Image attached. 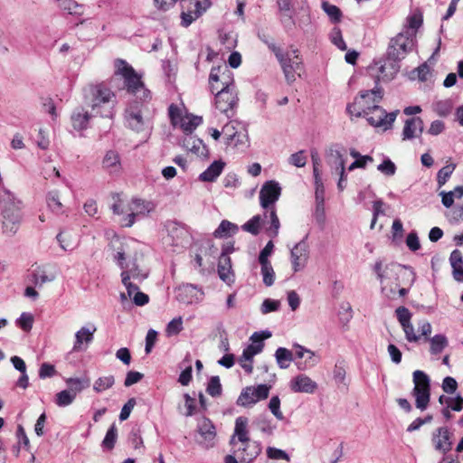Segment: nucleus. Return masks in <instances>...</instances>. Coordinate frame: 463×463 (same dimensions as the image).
Instances as JSON below:
<instances>
[{
	"instance_id": "1",
	"label": "nucleus",
	"mask_w": 463,
	"mask_h": 463,
	"mask_svg": "<svg viewBox=\"0 0 463 463\" xmlns=\"http://www.w3.org/2000/svg\"><path fill=\"white\" fill-rule=\"evenodd\" d=\"M373 270L381 284L382 293L389 299L395 298V287L390 285V279L408 283L411 288L416 279L415 272L411 268L394 262H385L383 260H377L373 266Z\"/></svg>"
},
{
	"instance_id": "2",
	"label": "nucleus",
	"mask_w": 463,
	"mask_h": 463,
	"mask_svg": "<svg viewBox=\"0 0 463 463\" xmlns=\"http://www.w3.org/2000/svg\"><path fill=\"white\" fill-rule=\"evenodd\" d=\"M237 442L241 444L234 453L241 463H251L261 452L260 443L250 439L248 419L243 416L235 420L234 432L230 439L232 446H236Z\"/></svg>"
},
{
	"instance_id": "3",
	"label": "nucleus",
	"mask_w": 463,
	"mask_h": 463,
	"mask_svg": "<svg viewBox=\"0 0 463 463\" xmlns=\"http://www.w3.org/2000/svg\"><path fill=\"white\" fill-rule=\"evenodd\" d=\"M0 211L2 232L5 236L13 237L18 232L22 222V202L4 188L0 191Z\"/></svg>"
},
{
	"instance_id": "4",
	"label": "nucleus",
	"mask_w": 463,
	"mask_h": 463,
	"mask_svg": "<svg viewBox=\"0 0 463 463\" xmlns=\"http://www.w3.org/2000/svg\"><path fill=\"white\" fill-rule=\"evenodd\" d=\"M85 99L94 115L113 118L117 97L104 83L90 85Z\"/></svg>"
},
{
	"instance_id": "5",
	"label": "nucleus",
	"mask_w": 463,
	"mask_h": 463,
	"mask_svg": "<svg viewBox=\"0 0 463 463\" xmlns=\"http://www.w3.org/2000/svg\"><path fill=\"white\" fill-rule=\"evenodd\" d=\"M119 244L120 247L113 250L117 251L114 258L118 261L119 267L124 269L122 272H128L129 279L133 278L138 280L145 279L147 276L146 273H142L136 264L137 252L135 246L137 242L129 239L119 242Z\"/></svg>"
},
{
	"instance_id": "6",
	"label": "nucleus",
	"mask_w": 463,
	"mask_h": 463,
	"mask_svg": "<svg viewBox=\"0 0 463 463\" xmlns=\"http://www.w3.org/2000/svg\"><path fill=\"white\" fill-rule=\"evenodd\" d=\"M269 48L275 53L279 60L288 83L294 82L297 76L300 77L303 71V64L297 49H291L286 53H283L274 43L269 44Z\"/></svg>"
},
{
	"instance_id": "7",
	"label": "nucleus",
	"mask_w": 463,
	"mask_h": 463,
	"mask_svg": "<svg viewBox=\"0 0 463 463\" xmlns=\"http://www.w3.org/2000/svg\"><path fill=\"white\" fill-rule=\"evenodd\" d=\"M412 395L415 397V405L420 411L427 409L430 397V377L422 371L416 370L413 372Z\"/></svg>"
},
{
	"instance_id": "8",
	"label": "nucleus",
	"mask_w": 463,
	"mask_h": 463,
	"mask_svg": "<svg viewBox=\"0 0 463 463\" xmlns=\"http://www.w3.org/2000/svg\"><path fill=\"white\" fill-rule=\"evenodd\" d=\"M413 46V32L406 30L391 40L387 55L391 59H396L400 61L412 50Z\"/></svg>"
},
{
	"instance_id": "9",
	"label": "nucleus",
	"mask_w": 463,
	"mask_h": 463,
	"mask_svg": "<svg viewBox=\"0 0 463 463\" xmlns=\"http://www.w3.org/2000/svg\"><path fill=\"white\" fill-rule=\"evenodd\" d=\"M114 74L115 76H121L124 79V85L129 93L137 95L138 87H140L143 81L132 66L124 60L117 59L115 61Z\"/></svg>"
},
{
	"instance_id": "10",
	"label": "nucleus",
	"mask_w": 463,
	"mask_h": 463,
	"mask_svg": "<svg viewBox=\"0 0 463 463\" xmlns=\"http://www.w3.org/2000/svg\"><path fill=\"white\" fill-rule=\"evenodd\" d=\"M270 386L267 384H259L255 386H247L242 389L239 395L236 404L241 407L250 408L259 401L268 398Z\"/></svg>"
},
{
	"instance_id": "11",
	"label": "nucleus",
	"mask_w": 463,
	"mask_h": 463,
	"mask_svg": "<svg viewBox=\"0 0 463 463\" xmlns=\"http://www.w3.org/2000/svg\"><path fill=\"white\" fill-rule=\"evenodd\" d=\"M209 83L213 92L220 89H235L232 72L226 66L213 67L210 72Z\"/></svg>"
},
{
	"instance_id": "12",
	"label": "nucleus",
	"mask_w": 463,
	"mask_h": 463,
	"mask_svg": "<svg viewBox=\"0 0 463 463\" xmlns=\"http://www.w3.org/2000/svg\"><path fill=\"white\" fill-rule=\"evenodd\" d=\"M238 97L235 89H220L215 95L216 109L228 118L234 115V108L237 106Z\"/></svg>"
},
{
	"instance_id": "13",
	"label": "nucleus",
	"mask_w": 463,
	"mask_h": 463,
	"mask_svg": "<svg viewBox=\"0 0 463 463\" xmlns=\"http://www.w3.org/2000/svg\"><path fill=\"white\" fill-rule=\"evenodd\" d=\"M371 71L380 72L376 75L375 84L379 85L380 81H390L400 71L399 61L396 59H391L387 56V59L383 61H377L373 65L369 67Z\"/></svg>"
},
{
	"instance_id": "14",
	"label": "nucleus",
	"mask_w": 463,
	"mask_h": 463,
	"mask_svg": "<svg viewBox=\"0 0 463 463\" xmlns=\"http://www.w3.org/2000/svg\"><path fill=\"white\" fill-rule=\"evenodd\" d=\"M280 194L281 187L278 182L274 180L265 182L260 191V203L261 207L265 210H269L271 207H274Z\"/></svg>"
},
{
	"instance_id": "15",
	"label": "nucleus",
	"mask_w": 463,
	"mask_h": 463,
	"mask_svg": "<svg viewBox=\"0 0 463 463\" xmlns=\"http://www.w3.org/2000/svg\"><path fill=\"white\" fill-rule=\"evenodd\" d=\"M153 210V205L149 202L134 198L127 204L128 214L122 220V226L131 227L135 223L136 216L146 214Z\"/></svg>"
},
{
	"instance_id": "16",
	"label": "nucleus",
	"mask_w": 463,
	"mask_h": 463,
	"mask_svg": "<svg viewBox=\"0 0 463 463\" xmlns=\"http://www.w3.org/2000/svg\"><path fill=\"white\" fill-rule=\"evenodd\" d=\"M309 259V246L305 240L298 242L290 250V261L295 273L303 270Z\"/></svg>"
},
{
	"instance_id": "17",
	"label": "nucleus",
	"mask_w": 463,
	"mask_h": 463,
	"mask_svg": "<svg viewBox=\"0 0 463 463\" xmlns=\"http://www.w3.org/2000/svg\"><path fill=\"white\" fill-rule=\"evenodd\" d=\"M373 109L370 114L366 116L367 121L374 127H383L385 129L389 128L394 122L398 110L386 113V111L379 105H372Z\"/></svg>"
},
{
	"instance_id": "18",
	"label": "nucleus",
	"mask_w": 463,
	"mask_h": 463,
	"mask_svg": "<svg viewBox=\"0 0 463 463\" xmlns=\"http://www.w3.org/2000/svg\"><path fill=\"white\" fill-rule=\"evenodd\" d=\"M199 439L197 443L204 449L213 448L215 444L216 430L213 422L207 418H202L197 426Z\"/></svg>"
},
{
	"instance_id": "19",
	"label": "nucleus",
	"mask_w": 463,
	"mask_h": 463,
	"mask_svg": "<svg viewBox=\"0 0 463 463\" xmlns=\"http://www.w3.org/2000/svg\"><path fill=\"white\" fill-rule=\"evenodd\" d=\"M125 120L129 128L139 133L148 127V120L143 116L138 104L128 108L125 111Z\"/></svg>"
},
{
	"instance_id": "20",
	"label": "nucleus",
	"mask_w": 463,
	"mask_h": 463,
	"mask_svg": "<svg viewBox=\"0 0 463 463\" xmlns=\"http://www.w3.org/2000/svg\"><path fill=\"white\" fill-rule=\"evenodd\" d=\"M203 292L193 284L180 286L177 288L176 298L178 301L192 304L202 300Z\"/></svg>"
},
{
	"instance_id": "21",
	"label": "nucleus",
	"mask_w": 463,
	"mask_h": 463,
	"mask_svg": "<svg viewBox=\"0 0 463 463\" xmlns=\"http://www.w3.org/2000/svg\"><path fill=\"white\" fill-rule=\"evenodd\" d=\"M344 147L339 144H332L326 150V160L327 165L335 170L345 167Z\"/></svg>"
},
{
	"instance_id": "22",
	"label": "nucleus",
	"mask_w": 463,
	"mask_h": 463,
	"mask_svg": "<svg viewBox=\"0 0 463 463\" xmlns=\"http://www.w3.org/2000/svg\"><path fill=\"white\" fill-rule=\"evenodd\" d=\"M182 3L183 8L186 9L181 13L182 25L187 27L201 16L197 15V11L203 8V5L199 0H182Z\"/></svg>"
},
{
	"instance_id": "23",
	"label": "nucleus",
	"mask_w": 463,
	"mask_h": 463,
	"mask_svg": "<svg viewBox=\"0 0 463 463\" xmlns=\"http://www.w3.org/2000/svg\"><path fill=\"white\" fill-rule=\"evenodd\" d=\"M30 281L38 288H42L45 283L55 279V273L50 271L44 266L33 265L30 270Z\"/></svg>"
},
{
	"instance_id": "24",
	"label": "nucleus",
	"mask_w": 463,
	"mask_h": 463,
	"mask_svg": "<svg viewBox=\"0 0 463 463\" xmlns=\"http://www.w3.org/2000/svg\"><path fill=\"white\" fill-rule=\"evenodd\" d=\"M423 129L424 123L420 117L406 119L402 129V140L413 139L420 137Z\"/></svg>"
},
{
	"instance_id": "25",
	"label": "nucleus",
	"mask_w": 463,
	"mask_h": 463,
	"mask_svg": "<svg viewBox=\"0 0 463 463\" xmlns=\"http://www.w3.org/2000/svg\"><path fill=\"white\" fill-rule=\"evenodd\" d=\"M290 388L295 392L313 393L317 389V383L305 374H299L290 382Z\"/></svg>"
},
{
	"instance_id": "26",
	"label": "nucleus",
	"mask_w": 463,
	"mask_h": 463,
	"mask_svg": "<svg viewBox=\"0 0 463 463\" xmlns=\"http://www.w3.org/2000/svg\"><path fill=\"white\" fill-rule=\"evenodd\" d=\"M102 168L109 175H118L122 170L119 154L115 150L107 151L102 159Z\"/></svg>"
},
{
	"instance_id": "27",
	"label": "nucleus",
	"mask_w": 463,
	"mask_h": 463,
	"mask_svg": "<svg viewBox=\"0 0 463 463\" xmlns=\"http://www.w3.org/2000/svg\"><path fill=\"white\" fill-rule=\"evenodd\" d=\"M218 275L220 279L228 285H231L234 281L231 258L225 253H222L219 258Z\"/></svg>"
},
{
	"instance_id": "28",
	"label": "nucleus",
	"mask_w": 463,
	"mask_h": 463,
	"mask_svg": "<svg viewBox=\"0 0 463 463\" xmlns=\"http://www.w3.org/2000/svg\"><path fill=\"white\" fill-rule=\"evenodd\" d=\"M373 93L367 94H359L358 97L354 99V101L352 104H349L346 108L347 113L350 116H354L356 118L366 117L369 115L367 111L368 107L366 106V97L372 95Z\"/></svg>"
},
{
	"instance_id": "29",
	"label": "nucleus",
	"mask_w": 463,
	"mask_h": 463,
	"mask_svg": "<svg viewBox=\"0 0 463 463\" xmlns=\"http://www.w3.org/2000/svg\"><path fill=\"white\" fill-rule=\"evenodd\" d=\"M94 116L92 112L90 113L84 108H77L71 117L72 127L77 130L86 129L90 119Z\"/></svg>"
},
{
	"instance_id": "30",
	"label": "nucleus",
	"mask_w": 463,
	"mask_h": 463,
	"mask_svg": "<svg viewBox=\"0 0 463 463\" xmlns=\"http://www.w3.org/2000/svg\"><path fill=\"white\" fill-rule=\"evenodd\" d=\"M432 441L435 449L442 452H447L451 449L449 430L445 427L439 428L433 434Z\"/></svg>"
},
{
	"instance_id": "31",
	"label": "nucleus",
	"mask_w": 463,
	"mask_h": 463,
	"mask_svg": "<svg viewBox=\"0 0 463 463\" xmlns=\"http://www.w3.org/2000/svg\"><path fill=\"white\" fill-rule=\"evenodd\" d=\"M97 328L94 325L90 326H83L75 334V343L73 345V351L81 350V345L85 342L87 344L90 343L93 340V335L96 332Z\"/></svg>"
},
{
	"instance_id": "32",
	"label": "nucleus",
	"mask_w": 463,
	"mask_h": 463,
	"mask_svg": "<svg viewBox=\"0 0 463 463\" xmlns=\"http://www.w3.org/2000/svg\"><path fill=\"white\" fill-rule=\"evenodd\" d=\"M165 226L168 235L172 238L173 242L175 244H178L188 235L186 228L177 222L169 221L165 223Z\"/></svg>"
},
{
	"instance_id": "33",
	"label": "nucleus",
	"mask_w": 463,
	"mask_h": 463,
	"mask_svg": "<svg viewBox=\"0 0 463 463\" xmlns=\"http://www.w3.org/2000/svg\"><path fill=\"white\" fill-rule=\"evenodd\" d=\"M449 261L453 269V278L458 282H463V258L458 250H454L449 257Z\"/></svg>"
},
{
	"instance_id": "34",
	"label": "nucleus",
	"mask_w": 463,
	"mask_h": 463,
	"mask_svg": "<svg viewBox=\"0 0 463 463\" xmlns=\"http://www.w3.org/2000/svg\"><path fill=\"white\" fill-rule=\"evenodd\" d=\"M224 165L222 161H214L200 175L199 179L203 182H213L222 174Z\"/></svg>"
},
{
	"instance_id": "35",
	"label": "nucleus",
	"mask_w": 463,
	"mask_h": 463,
	"mask_svg": "<svg viewBox=\"0 0 463 463\" xmlns=\"http://www.w3.org/2000/svg\"><path fill=\"white\" fill-rule=\"evenodd\" d=\"M264 219L269 220L270 225L266 228L267 233L269 237L275 238L279 234L280 222L277 215L275 207H271L269 210H266L264 213Z\"/></svg>"
},
{
	"instance_id": "36",
	"label": "nucleus",
	"mask_w": 463,
	"mask_h": 463,
	"mask_svg": "<svg viewBox=\"0 0 463 463\" xmlns=\"http://www.w3.org/2000/svg\"><path fill=\"white\" fill-rule=\"evenodd\" d=\"M184 146L197 156L206 155V147L204 144L201 139L196 138L194 136L188 135L186 137H184Z\"/></svg>"
},
{
	"instance_id": "37",
	"label": "nucleus",
	"mask_w": 463,
	"mask_h": 463,
	"mask_svg": "<svg viewBox=\"0 0 463 463\" xmlns=\"http://www.w3.org/2000/svg\"><path fill=\"white\" fill-rule=\"evenodd\" d=\"M238 231L239 227L236 224L223 220L214 231L213 235L215 238H227L235 234Z\"/></svg>"
},
{
	"instance_id": "38",
	"label": "nucleus",
	"mask_w": 463,
	"mask_h": 463,
	"mask_svg": "<svg viewBox=\"0 0 463 463\" xmlns=\"http://www.w3.org/2000/svg\"><path fill=\"white\" fill-rule=\"evenodd\" d=\"M275 358L279 368L287 369L293 361V354L285 347H279L275 352Z\"/></svg>"
},
{
	"instance_id": "39",
	"label": "nucleus",
	"mask_w": 463,
	"mask_h": 463,
	"mask_svg": "<svg viewBox=\"0 0 463 463\" xmlns=\"http://www.w3.org/2000/svg\"><path fill=\"white\" fill-rule=\"evenodd\" d=\"M222 133L224 136L226 145H231L235 138H237V141L234 144L235 146H237L239 143H242V140L240 139L241 134L238 133L233 123L226 124L222 128ZM242 137H247V136L242 134Z\"/></svg>"
},
{
	"instance_id": "40",
	"label": "nucleus",
	"mask_w": 463,
	"mask_h": 463,
	"mask_svg": "<svg viewBox=\"0 0 463 463\" xmlns=\"http://www.w3.org/2000/svg\"><path fill=\"white\" fill-rule=\"evenodd\" d=\"M203 118L198 116L186 115L181 118L180 128L186 134H191L201 123Z\"/></svg>"
},
{
	"instance_id": "41",
	"label": "nucleus",
	"mask_w": 463,
	"mask_h": 463,
	"mask_svg": "<svg viewBox=\"0 0 463 463\" xmlns=\"http://www.w3.org/2000/svg\"><path fill=\"white\" fill-rule=\"evenodd\" d=\"M367 93H373V95H370L366 97V106L368 107L367 111L370 113V111L373 109L372 105H378V103L383 99V90L381 87H379L378 84L375 85V87L371 90H365L361 91L359 94H367Z\"/></svg>"
},
{
	"instance_id": "42",
	"label": "nucleus",
	"mask_w": 463,
	"mask_h": 463,
	"mask_svg": "<svg viewBox=\"0 0 463 463\" xmlns=\"http://www.w3.org/2000/svg\"><path fill=\"white\" fill-rule=\"evenodd\" d=\"M47 205L49 209L59 214L62 213V203L60 201V194L57 190H53L48 193L47 197Z\"/></svg>"
},
{
	"instance_id": "43",
	"label": "nucleus",
	"mask_w": 463,
	"mask_h": 463,
	"mask_svg": "<svg viewBox=\"0 0 463 463\" xmlns=\"http://www.w3.org/2000/svg\"><path fill=\"white\" fill-rule=\"evenodd\" d=\"M90 379L88 378H68L66 384L69 387V391L73 392L75 396L78 392L90 386Z\"/></svg>"
},
{
	"instance_id": "44",
	"label": "nucleus",
	"mask_w": 463,
	"mask_h": 463,
	"mask_svg": "<svg viewBox=\"0 0 463 463\" xmlns=\"http://www.w3.org/2000/svg\"><path fill=\"white\" fill-rule=\"evenodd\" d=\"M263 219L260 215H255L242 225V230L252 235H258L260 231Z\"/></svg>"
},
{
	"instance_id": "45",
	"label": "nucleus",
	"mask_w": 463,
	"mask_h": 463,
	"mask_svg": "<svg viewBox=\"0 0 463 463\" xmlns=\"http://www.w3.org/2000/svg\"><path fill=\"white\" fill-rule=\"evenodd\" d=\"M430 353L438 354L443 351L448 345V340L443 335H436L430 339Z\"/></svg>"
},
{
	"instance_id": "46",
	"label": "nucleus",
	"mask_w": 463,
	"mask_h": 463,
	"mask_svg": "<svg viewBox=\"0 0 463 463\" xmlns=\"http://www.w3.org/2000/svg\"><path fill=\"white\" fill-rule=\"evenodd\" d=\"M114 383L115 378L113 375L102 376L94 382L93 390L96 392H101L111 388Z\"/></svg>"
},
{
	"instance_id": "47",
	"label": "nucleus",
	"mask_w": 463,
	"mask_h": 463,
	"mask_svg": "<svg viewBox=\"0 0 463 463\" xmlns=\"http://www.w3.org/2000/svg\"><path fill=\"white\" fill-rule=\"evenodd\" d=\"M261 266V274L263 276V283L267 287H270L274 283L275 272L270 261L260 262Z\"/></svg>"
},
{
	"instance_id": "48",
	"label": "nucleus",
	"mask_w": 463,
	"mask_h": 463,
	"mask_svg": "<svg viewBox=\"0 0 463 463\" xmlns=\"http://www.w3.org/2000/svg\"><path fill=\"white\" fill-rule=\"evenodd\" d=\"M75 398L73 392L63 390L56 394L55 403L60 407H65L71 404Z\"/></svg>"
},
{
	"instance_id": "49",
	"label": "nucleus",
	"mask_w": 463,
	"mask_h": 463,
	"mask_svg": "<svg viewBox=\"0 0 463 463\" xmlns=\"http://www.w3.org/2000/svg\"><path fill=\"white\" fill-rule=\"evenodd\" d=\"M322 8L325 13L330 17L334 23H338L342 17L341 10L335 5H331L328 2H323Z\"/></svg>"
},
{
	"instance_id": "50",
	"label": "nucleus",
	"mask_w": 463,
	"mask_h": 463,
	"mask_svg": "<svg viewBox=\"0 0 463 463\" xmlns=\"http://www.w3.org/2000/svg\"><path fill=\"white\" fill-rule=\"evenodd\" d=\"M118 438V430L115 424H112L108 430L106 436L102 441V446L108 449H112Z\"/></svg>"
},
{
	"instance_id": "51",
	"label": "nucleus",
	"mask_w": 463,
	"mask_h": 463,
	"mask_svg": "<svg viewBox=\"0 0 463 463\" xmlns=\"http://www.w3.org/2000/svg\"><path fill=\"white\" fill-rule=\"evenodd\" d=\"M455 168L456 165L450 164L445 165L438 172L437 181L439 187L443 186L447 183L448 179L450 177Z\"/></svg>"
},
{
	"instance_id": "52",
	"label": "nucleus",
	"mask_w": 463,
	"mask_h": 463,
	"mask_svg": "<svg viewBox=\"0 0 463 463\" xmlns=\"http://www.w3.org/2000/svg\"><path fill=\"white\" fill-rule=\"evenodd\" d=\"M111 198L113 200V203L111 205V210L114 214L120 215L123 213H127V204L123 203V200L121 199V194L114 193L111 194Z\"/></svg>"
},
{
	"instance_id": "53",
	"label": "nucleus",
	"mask_w": 463,
	"mask_h": 463,
	"mask_svg": "<svg viewBox=\"0 0 463 463\" xmlns=\"http://www.w3.org/2000/svg\"><path fill=\"white\" fill-rule=\"evenodd\" d=\"M57 240L60 243V246L64 250H72L77 246L76 241L71 239V236L65 232H60L57 235Z\"/></svg>"
},
{
	"instance_id": "54",
	"label": "nucleus",
	"mask_w": 463,
	"mask_h": 463,
	"mask_svg": "<svg viewBox=\"0 0 463 463\" xmlns=\"http://www.w3.org/2000/svg\"><path fill=\"white\" fill-rule=\"evenodd\" d=\"M212 397H218L222 394V384L219 376H212L206 389Z\"/></svg>"
},
{
	"instance_id": "55",
	"label": "nucleus",
	"mask_w": 463,
	"mask_h": 463,
	"mask_svg": "<svg viewBox=\"0 0 463 463\" xmlns=\"http://www.w3.org/2000/svg\"><path fill=\"white\" fill-rule=\"evenodd\" d=\"M60 7L71 14H81L83 12L82 6L74 0H62Z\"/></svg>"
},
{
	"instance_id": "56",
	"label": "nucleus",
	"mask_w": 463,
	"mask_h": 463,
	"mask_svg": "<svg viewBox=\"0 0 463 463\" xmlns=\"http://www.w3.org/2000/svg\"><path fill=\"white\" fill-rule=\"evenodd\" d=\"M263 344L250 345L243 350L241 357H242L244 360H250V362H252L254 355L260 353L263 349Z\"/></svg>"
},
{
	"instance_id": "57",
	"label": "nucleus",
	"mask_w": 463,
	"mask_h": 463,
	"mask_svg": "<svg viewBox=\"0 0 463 463\" xmlns=\"http://www.w3.org/2000/svg\"><path fill=\"white\" fill-rule=\"evenodd\" d=\"M296 353L295 355L297 358L302 359L306 355L307 356L306 363L309 362V365H314L316 364L315 361H313V358L315 357V353L309 349L305 348L302 345H297L296 346Z\"/></svg>"
},
{
	"instance_id": "58",
	"label": "nucleus",
	"mask_w": 463,
	"mask_h": 463,
	"mask_svg": "<svg viewBox=\"0 0 463 463\" xmlns=\"http://www.w3.org/2000/svg\"><path fill=\"white\" fill-rule=\"evenodd\" d=\"M33 323V317L30 313H22L20 317L17 319V325L25 332L32 329Z\"/></svg>"
},
{
	"instance_id": "59",
	"label": "nucleus",
	"mask_w": 463,
	"mask_h": 463,
	"mask_svg": "<svg viewBox=\"0 0 463 463\" xmlns=\"http://www.w3.org/2000/svg\"><path fill=\"white\" fill-rule=\"evenodd\" d=\"M183 329L182 317H176L171 320L166 326V334L168 335H175L179 334Z\"/></svg>"
},
{
	"instance_id": "60",
	"label": "nucleus",
	"mask_w": 463,
	"mask_h": 463,
	"mask_svg": "<svg viewBox=\"0 0 463 463\" xmlns=\"http://www.w3.org/2000/svg\"><path fill=\"white\" fill-rule=\"evenodd\" d=\"M269 409L278 420H281L284 419L283 413L280 411V400L279 396H273L269 400Z\"/></svg>"
},
{
	"instance_id": "61",
	"label": "nucleus",
	"mask_w": 463,
	"mask_h": 463,
	"mask_svg": "<svg viewBox=\"0 0 463 463\" xmlns=\"http://www.w3.org/2000/svg\"><path fill=\"white\" fill-rule=\"evenodd\" d=\"M395 314L397 317V319L401 326H404L411 322V313L410 310L405 307H399L395 310Z\"/></svg>"
},
{
	"instance_id": "62",
	"label": "nucleus",
	"mask_w": 463,
	"mask_h": 463,
	"mask_svg": "<svg viewBox=\"0 0 463 463\" xmlns=\"http://www.w3.org/2000/svg\"><path fill=\"white\" fill-rule=\"evenodd\" d=\"M332 43L337 46L340 50L345 51L347 46L342 37V33L339 28L335 27L330 34Z\"/></svg>"
},
{
	"instance_id": "63",
	"label": "nucleus",
	"mask_w": 463,
	"mask_h": 463,
	"mask_svg": "<svg viewBox=\"0 0 463 463\" xmlns=\"http://www.w3.org/2000/svg\"><path fill=\"white\" fill-rule=\"evenodd\" d=\"M289 164L297 166L303 167L307 164V156H305V152L300 150L297 153L292 154L288 158Z\"/></svg>"
},
{
	"instance_id": "64",
	"label": "nucleus",
	"mask_w": 463,
	"mask_h": 463,
	"mask_svg": "<svg viewBox=\"0 0 463 463\" xmlns=\"http://www.w3.org/2000/svg\"><path fill=\"white\" fill-rule=\"evenodd\" d=\"M377 169L386 175H393L396 171V166L390 159L384 160L377 166Z\"/></svg>"
}]
</instances>
